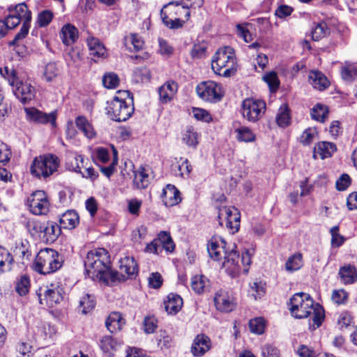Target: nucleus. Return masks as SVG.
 <instances>
[{"mask_svg": "<svg viewBox=\"0 0 357 357\" xmlns=\"http://www.w3.org/2000/svg\"><path fill=\"white\" fill-rule=\"evenodd\" d=\"M296 354L300 357H315L314 351L304 344H301L298 347Z\"/></svg>", "mask_w": 357, "mask_h": 357, "instance_id": "64", "label": "nucleus"}, {"mask_svg": "<svg viewBox=\"0 0 357 357\" xmlns=\"http://www.w3.org/2000/svg\"><path fill=\"white\" fill-rule=\"evenodd\" d=\"M303 264L302 255L297 252L288 258L285 264V269L289 272H294L299 270Z\"/></svg>", "mask_w": 357, "mask_h": 357, "instance_id": "43", "label": "nucleus"}, {"mask_svg": "<svg viewBox=\"0 0 357 357\" xmlns=\"http://www.w3.org/2000/svg\"><path fill=\"white\" fill-rule=\"evenodd\" d=\"M10 13L20 18L22 22H31V13L25 3L17 4Z\"/></svg>", "mask_w": 357, "mask_h": 357, "instance_id": "44", "label": "nucleus"}, {"mask_svg": "<svg viewBox=\"0 0 357 357\" xmlns=\"http://www.w3.org/2000/svg\"><path fill=\"white\" fill-rule=\"evenodd\" d=\"M277 124L281 128L287 127L291 123L289 109L286 104L280 106L276 115Z\"/></svg>", "mask_w": 357, "mask_h": 357, "instance_id": "40", "label": "nucleus"}, {"mask_svg": "<svg viewBox=\"0 0 357 357\" xmlns=\"http://www.w3.org/2000/svg\"><path fill=\"white\" fill-rule=\"evenodd\" d=\"M63 264L62 257L58 252L51 248L40 250L33 264V269L43 275L50 274L58 271Z\"/></svg>", "mask_w": 357, "mask_h": 357, "instance_id": "7", "label": "nucleus"}, {"mask_svg": "<svg viewBox=\"0 0 357 357\" xmlns=\"http://www.w3.org/2000/svg\"><path fill=\"white\" fill-rule=\"evenodd\" d=\"M102 84L105 88L115 89L119 84V79L114 73H106L102 77Z\"/></svg>", "mask_w": 357, "mask_h": 357, "instance_id": "52", "label": "nucleus"}, {"mask_svg": "<svg viewBox=\"0 0 357 357\" xmlns=\"http://www.w3.org/2000/svg\"><path fill=\"white\" fill-rule=\"evenodd\" d=\"M151 73L146 67L136 68L133 71V79L135 82H148L151 80Z\"/></svg>", "mask_w": 357, "mask_h": 357, "instance_id": "47", "label": "nucleus"}, {"mask_svg": "<svg viewBox=\"0 0 357 357\" xmlns=\"http://www.w3.org/2000/svg\"><path fill=\"white\" fill-rule=\"evenodd\" d=\"M261 354L264 357H280V351L276 347L267 344L262 347Z\"/></svg>", "mask_w": 357, "mask_h": 357, "instance_id": "58", "label": "nucleus"}, {"mask_svg": "<svg viewBox=\"0 0 357 357\" xmlns=\"http://www.w3.org/2000/svg\"><path fill=\"white\" fill-rule=\"evenodd\" d=\"M266 292L265 284L255 280L250 284L249 294L255 299L261 298Z\"/></svg>", "mask_w": 357, "mask_h": 357, "instance_id": "48", "label": "nucleus"}, {"mask_svg": "<svg viewBox=\"0 0 357 357\" xmlns=\"http://www.w3.org/2000/svg\"><path fill=\"white\" fill-rule=\"evenodd\" d=\"M211 348V340L205 335H197L195 338L192 347L191 352L195 356H201L204 355Z\"/></svg>", "mask_w": 357, "mask_h": 357, "instance_id": "19", "label": "nucleus"}, {"mask_svg": "<svg viewBox=\"0 0 357 357\" xmlns=\"http://www.w3.org/2000/svg\"><path fill=\"white\" fill-rule=\"evenodd\" d=\"M213 72L220 76L229 77L234 75L237 69L234 50L225 46L217 50L211 61Z\"/></svg>", "mask_w": 357, "mask_h": 357, "instance_id": "6", "label": "nucleus"}, {"mask_svg": "<svg viewBox=\"0 0 357 357\" xmlns=\"http://www.w3.org/2000/svg\"><path fill=\"white\" fill-rule=\"evenodd\" d=\"M63 288L56 284H51L46 287L44 291V296L47 304L53 307L59 303L63 300Z\"/></svg>", "mask_w": 357, "mask_h": 357, "instance_id": "17", "label": "nucleus"}, {"mask_svg": "<svg viewBox=\"0 0 357 357\" xmlns=\"http://www.w3.org/2000/svg\"><path fill=\"white\" fill-rule=\"evenodd\" d=\"M329 33V28L325 22L314 23L312 27L311 34L314 40L318 41Z\"/></svg>", "mask_w": 357, "mask_h": 357, "instance_id": "39", "label": "nucleus"}, {"mask_svg": "<svg viewBox=\"0 0 357 357\" xmlns=\"http://www.w3.org/2000/svg\"><path fill=\"white\" fill-rule=\"evenodd\" d=\"M217 218L220 226L225 227L230 233L234 234L240 227L241 215L234 206H220L218 208Z\"/></svg>", "mask_w": 357, "mask_h": 357, "instance_id": "9", "label": "nucleus"}, {"mask_svg": "<svg viewBox=\"0 0 357 357\" xmlns=\"http://www.w3.org/2000/svg\"><path fill=\"white\" fill-rule=\"evenodd\" d=\"M178 91L176 82L168 80L158 88L159 100L162 104L170 102Z\"/></svg>", "mask_w": 357, "mask_h": 357, "instance_id": "16", "label": "nucleus"}, {"mask_svg": "<svg viewBox=\"0 0 357 357\" xmlns=\"http://www.w3.org/2000/svg\"><path fill=\"white\" fill-rule=\"evenodd\" d=\"M214 303L218 310L222 312H230L236 306L235 294L231 290L220 289L214 297Z\"/></svg>", "mask_w": 357, "mask_h": 357, "instance_id": "14", "label": "nucleus"}, {"mask_svg": "<svg viewBox=\"0 0 357 357\" xmlns=\"http://www.w3.org/2000/svg\"><path fill=\"white\" fill-rule=\"evenodd\" d=\"M310 84L319 91L326 89L329 86L327 77L319 71H311L309 75Z\"/></svg>", "mask_w": 357, "mask_h": 357, "instance_id": "29", "label": "nucleus"}, {"mask_svg": "<svg viewBox=\"0 0 357 357\" xmlns=\"http://www.w3.org/2000/svg\"><path fill=\"white\" fill-rule=\"evenodd\" d=\"M125 45L130 49L132 50L131 45L132 46L133 50L135 52H138L142 50L144 47V40L137 33H130L128 36H126L124 38Z\"/></svg>", "mask_w": 357, "mask_h": 357, "instance_id": "36", "label": "nucleus"}, {"mask_svg": "<svg viewBox=\"0 0 357 357\" xmlns=\"http://www.w3.org/2000/svg\"><path fill=\"white\" fill-rule=\"evenodd\" d=\"M85 274L94 282L106 284L125 281L138 273L136 261L132 257H126L120 261V271L110 268V257L107 250L98 248L88 252L84 260Z\"/></svg>", "mask_w": 357, "mask_h": 357, "instance_id": "1", "label": "nucleus"}, {"mask_svg": "<svg viewBox=\"0 0 357 357\" xmlns=\"http://www.w3.org/2000/svg\"><path fill=\"white\" fill-rule=\"evenodd\" d=\"M206 54V45L205 44H195L191 50L190 55L194 59H202Z\"/></svg>", "mask_w": 357, "mask_h": 357, "instance_id": "55", "label": "nucleus"}, {"mask_svg": "<svg viewBox=\"0 0 357 357\" xmlns=\"http://www.w3.org/2000/svg\"><path fill=\"white\" fill-rule=\"evenodd\" d=\"M56 332L54 326L50 323L43 322L37 326L36 335L43 339L51 338Z\"/></svg>", "mask_w": 357, "mask_h": 357, "instance_id": "46", "label": "nucleus"}, {"mask_svg": "<svg viewBox=\"0 0 357 357\" xmlns=\"http://www.w3.org/2000/svg\"><path fill=\"white\" fill-rule=\"evenodd\" d=\"M249 328L252 333L261 335L265 329V321L261 317L251 319L249 322Z\"/></svg>", "mask_w": 357, "mask_h": 357, "instance_id": "51", "label": "nucleus"}, {"mask_svg": "<svg viewBox=\"0 0 357 357\" xmlns=\"http://www.w3.org/2000/svg\"><path fill=\"white\" fill-rule=\"evenodd\" d=\"M13 258L6 250L0 248V275L11 270Z\"/></svg>", "mask_w": 357, "mask_h": 357, "instance_id": "42", "label": "nucleus"}, {"mask_svg": "<svg viewBox=\"0 0 357 357\" xmlns=\"http://www.w3.org/2000/svg\"><path fill=\"white\" fill-rule=\"evenodd\" d=\"M30 279L26 275H22L16 279L15 291L20 296L26 295L30 289Z\"/></svg>", "mask_w": 357, "mask_h": 357, "instance_id": "41", "label": "nucleus"}, {"mask_svg": "<svg viewBox=\"0 0 357 357\" xmlns=\"http://www.w3.org/2000/svg\"><path fill=\"white\" fill-rule=\"evenodd\" d=\"M352 321V317L349 312H342L337 318V324L340 328L348 327Z\"/></svg>", "mask_w": 357, "mask_h": 357, "instance_id": "62", "label": "nucleus"}, {"mask_svg": "<svg viewBox=\"0 0 357 357\" xmlns=\"http://www.w3.org/2000/svg\"><path fill=\"white\" fill-rule=\"evenodd\" d=\"M335 151L336 146L333 143L321 142L314 147V157H319L323 160L331 157Z\"/></svg>", "mask_w": 357, "mask_h": 357, "instance_id": "25", "label": "nucleus"}, {"mask_svg": "<svg viewBox=\"0 0 357 357\" xmlns=\"http://www.w3.org/2000/svg\"><path fill=\"white\" fill-rule=\"evenodd\" d=\"M247 24H238L236 25L238 36L243 38L245 43H250L253 40L252 35L247 28Z\"/></svg>", "mask_w": 357, "mask_h": 357, "instance_id": "56", "label": "nucleus"}, {"mask_svg": "<svg viewBox=\"0 0 357 357\" xmlns=\"http://www.w3.org/2000/svg\"><path fill=\"white\" fill-rule=\"evenodd\" d=\"M172 169L176 176L185 177L188 176L191 172V166L189 164L188 159L180 158L179 160L173 164Z\"/></svg>", "mask_w": 357, "mask_h": 357, "instance_id": "34", "label": "nucleus"}, {"mask_svg": "<svg viewBox=\"0 0 357 357\" xmlns=\"http://www.w3.org/2000/svg\"><path fill=\"white\" fill-rule=\"evenodd\" d=\"M183 303V299L178 294L170 293L164 301V306L169 314L174 315L181 310Z\"/></svg>", "mask_w": 357, "mask_h": 357, "instance_id": "22", "label": "nucleus"}, {"mask_svg": "<svg viewBox=\"0 0 357 357\" xmlns=\"http://www.w3.org/2000/svg\"><path fill=\"white\" fill-rule=\"evenodd\" d=\"M318 137V132L315 128L305 129L301 136V142L304 146H308Z\"/></svg>", "mask_w": 357, "mask_h": 357, "instance_id": "50", "label": "nucleus"}, {"mask_svg": "<svg viewBox=\"0 0 357 357\" xmlns=\"http://www.w3.org/2000/svg\"><path fill=\"white\" fill-rule=\"evenodd\" d=\"M181 201L179 190L173 185L168 184L162 191V202L166 206H173Z\"/></svg>", "mask_w": 357, "mask_h": 357, "instance_id": "20", "label": "nucleus"}, {"mask_svg": "<svg viewBox=\"0 0 357 357\" xmlns=\"http://www.w3.org/2000/svg\"><path fill=\"white\" fill-rule=\"evenodd\" d=\"M226 242L221 237H213L208 243L207 250L209 256L214 261H220L224 256L222 264V268L231 278L237 276L241 271L248 273L251 264V253L249 250H245L240 258L236 251L231 250L227 252L225 250Z\"/></svg>", "mask_w": 357, "mask_h": 357, "instance_id": "2", "label": "nucleus"}, {"mask_svg": "<svg viewBox=\"0 0 357 357\" xmlns=\"http://www.w3.org/2000/svg\"><path fill=\"white\" fill-rule=\"evenodd\" d=\"M190 286L196 294H201L208 289L209 280L203 275H196L192 277Z\"/></svg>", "mask_w": 357, "mask_h": 357, "instance_id": "32", "label": "nucleus"}, {"mask_svg": "<svg viewBox=\"0 0 357 357\" xmlns=\"http://www.w3.org/2000/svg\"><path fill=\"white\" fill-rule=\"evenodd\" d=\"M119 344L114 340L111 336L103 337L100 342V347L102 351L108 356L113 355V352L116 351Z\"/></svg>", "mask_w": 357, "mask_h": 357, "instance_id": "37", "label": "nucleus"}, {"mask_svg": "<svg viewBox=\"0 0 357 357\" xmlns=\"http://www.w3.org/2000/svg\"><path fill=\"white\" fill-rule=\"evenodd\" d=\"M24 111L26 115V119L29 121L39 123H50L54 127L56 126V114L54 112L46 114L34 107L25 108Z\"/></svg>", "mask_w": 357, "mask_h": 357, "instance_id": "15", "label": "nucleus"}, {"mask_svg": "<svg viewBox=\"0 0 357 357\" xmlns=\"http://www.w3.org/2000/svg\"><path fill=\"white\" fill-rule=\"evenodd\" d=\"M351 183V178L347 174H342L336 181V188L339 191L345 190Z\"/></svg>", "mask_w": 357, "mask_h": 357, "instance_id": "63", "label": "nucleus"}, {"mask_svg": "<svg viewBox=\"0 0 357 357\" xmlns=\"http://www.w3.org/2000/svg\"><path fill=\"white\" fill-rule=\"evenodd\" d=\"M241 111L244 119L254 123L259 120L264 114L266 103L260 99L246 98L241 103Z\"/></svg>", "mask_w": 357, "mask_h": 357, "instance_id": "10", "label": "nucleus"}, {"mask_svg": "<svg viewBox=\"0 0 357 357\" xmlns=\"http://www.w3.org/2000/svg\"><path fill=\"white\" fill-rule=\"evenodd\" d=\"M199 134L196 129L191 126H187L182 132V142L188 147L195 149L199 143Z\"/></svg>", "mask_w": 357, "mask_h": 357, "instance_id": "28", "label": "nucleus"}, {"mask_svg": "<svg viewBox=\"0 0 357 357\" xmlns=\"http://www.w3.org/2000/svg\"><path fill=\"white\" fill-rule=\"evenodd\" d=\"M338 274L344 284H353L357 280V271L354 266L347 264L342 266Z\"/></svg>", "mask_w": 357, "mask_h": 357, "instance_id": "27", "label": "nucleus"}, {"mask_svg": "<svg viewBox=\"0 0 357 357\" xmlns=\"http://www.w3.org/2000/svg\"><path fill=\"white\" fill-rule=\"evenodd\" d=\"M79 215L74 210H68L63 213L59 218L61 227L67 229L75 228L79 224Z\"/></svg>", "mask_w": 357, "mask_h": 357, "instance_id": "26", "label": "nucleus"}, {"mask_svg": "<svg viewBox=\"0 0 357 357\" xmlns=\"http://www.w3.org/2000/svg\"><path fill=\"white\" fill-rule=\"evenodd\" d=\"M53 14L50 10H43L38 15L37 22L39 26H46L52 20Z\"/></svg>", "mask_w": 357, "mask_h": 357, "instance_id": "57", "label": "nucleus"}, {"mask_svg": "<svg viewBox=\"0 0 357 357\" xmlns=\"http://www.w3.org/2000/svg\"><path fill=\"white\" fill-rule=\"evenodd\" d=\"M78 34V30L74 25L66 24L61 28L60 38L65 45L69 46L76 42Z\"/></svg>", "mask_w": 357, "mask_h": 357, "instance_id": "24", "label": "nucleus"}, {"mask_svg": "<svg viewBox=\"0 0 357 357\" xmlns=\"http://www.w3.org/2000/svg\"><path fill=\"white\" fill-rule=\"evenodd\" d=\"M289 310L291 315L296 319H304L312 316V324L310 322V328L315 330L324 320V308L314 303L307 294L300 292L293 295L289 301Z\"/></svg>", "mask_w": 357, "mask_h": 357, "instance_id": "3", "label": "nucleus"}, {"mask_svg": "<svg viewBox=\"0 0 357 357\" xmlns=\"http://www.w3.org/2000/svg\"><path fill=\"white\" fill-rule=\"evenodd\" d=\"M86 160L84 156L77 153L69 152L66 159V167L67 169L76 173H82Z\"/></svg>", "mask_w": 357, "mask_h": 357, "instance_id": "21", "label": "nucleus"}, {"mask_svg": "<svg viewBox=\"0 0 357 357\" xmlns=\"http://www.w3.org/2000/svg\"><path fill=\"white\" fill-rule=\"evenodd\" d=\"M96 304L95 296L86 293L80 298L79 309L82 314H86L95 307Z\"/></svg>", "mask_w": 357, "mask_h": 357, "instance_id": "35", "label": "nucleus"}, {"mask_svg": "<svg viewBox=\"0 0 357 357\" xmlns=\"http://www.w3.org/2000/svg\"><path fill=\"white\" fill-rule=\"evenodd\" d=\"M30 211L37 215H45L49 211L50 202L43 190L33 192L27 200Z\"/></svg>", "mask_w": 357, "mask_h": 357, "instance_id": "13", "label": "nucleus"}, {"mask_svg": "<svg viewBox=\"0 0 357 357\" xmlns=\"http://www.w3.org/2000/svg\"><path fill=\"white\" fill-rule=\"evenodd\" d=\"M193 116L196 119L206 123H209L212 121L211 115L204 109L195 108L193 109Z\"/></svg>", "mask_w": 357, "mask_h": 357, "instance_id": "59", "label": "nucleus"}, {"mask_svg": "<svg viewBox=\"0 0 357 357\" xmlns=\"http://www.w3.org/2000/svg\"><path fill=\"white\" fill-rule=\"evenodd\" d=\"M196 91L202 99L210 102H218L223 96L221 85L211 80L198 84Z\"/></svg>", "mask_w": 357, "mask_h": 357, "instance_id": "12", "label": "nucleus"}, {"mask_svg": "<svg viewBox=\"0 0 357 357\" xmlns=\"http://www.w3.org/2000/svg\"><path fill=\"white\" fill-rule=\"evenodd\" d=\"M87 44L91 59L95 61L98 59H102L106 55V49L100 40L94 37L87 39Z\"/></svg>", "mask_w": 357, "mask_h": 357, "instance_id": "23", "label": "nucleus"}, {"mask_svg": "<svg viewBox=\"0 0 357 357\" xmlns=\"http://www.w3.org/2000/svg\"><path fill=\"white\" fill-rule=\"evenodd\" d=\"M59 163V159L55 155H40L33 160L31 166V173L38 178H47L57 171Z\"/></svg>", "mask_w": 357, "mask_h": 357, "instance_id": "8", "label": "nucleus"}, {"mask_svg": "<svg viewBox=\"0 0 357 357\" xmlns=\"http://www.w3.org/2000/svg\"><path fill=\"white\" fill-rule=\"evenodd\" d=\"M328 108L321 104H317L311 110V116L313 119L324 122L328 116Z\"/></svg>", "mask_w": 357, "mask_h": 357, "instance_id": "49", "label": "nucleus"}, {"mask_svg": "<svg viewBox=\"0 0 357 357\" xmlns=\"http://www.w3.org/2000/svg\"><path fill=\"white\" fill-rule=\"evenodd\" d=\"M123 97L114 96L107 102L105 108L108 117L115 121H125L133 114L135 108L132 98L129 97L128 91L118 92Z\"/></svg>", "mask_w": 357, "mask_h": 357, "instance_id": "5", "label": "nucleus"}, {"mask_svg": "<svg viewBox=\"0 0 357 357\" xmlns=\"http://www.w3.org/2000/svg\"><path fill=\"white\" fill-rule=\"evenodd\" d=\"M28 227L31 228L36 233L43 234V238L47 243L54 242L61 234L60 227L52 221L45 223L38 221H29Z\"/></svg>", "mask_w": 357, "mask_h": 357, "instance_id": "11", "label": "nucleus"}, {"mask_svg": "<svg viewBox=\"0 0 357 357\" xmlns=\"http://www.w3.org/2000/svg\"><path fill=\"white\" fill-rule=\"evenodd\" d=\"M160 15L163 23L170 29H178L183 26L184 20L175 17L172 15V6H165L161 11Z\"/></svg>", "mask_w": 357, "mask_h": 357, "instance_id": "18", "label": "nucleus"}, {"mask_svg": "<svg viewBox=\"0 0 357 357\" xmlns=\"http://www.w3.org/2000/svg\"><path fill=\"white\" fill-rule=\"evenodd\" d=\"M263 79L268 84L271 91H275L280 84L278 75L275 72H270L263 77Z\"/></svg>", "mask_w": 357, "mask_h": 357, "instance_id": "53", "label": "nucleus"}, {"mask_svg": "<svg viewBox=\"0 0 357 357\" xmlns=\"http://www.w3.org/2000/svg\"><path fill=\"white\" fill-rule=\"evenodd\" d=\"M0 75L8 81L15 97L22 103H26L34 98L36 89L31 84L20 80L17 72L8 66L0 68Z\"/></svg>", "mask_w": 357, "mask_h": 357, "instance_id": "4", "label": "nucleus"}, {"mask_svg": "<svg viewBox=\"0 0 357 357\" xmlns=\"http://www.w3.org/2000/svg\"><path fill=\"white\" fill-rule=\"evenodd\" d=\"M236 139L241 142L250 143L256 140V135L253 130L245 126H240L234 129Z\"/></svg>", "mask_w": 357, "mask_h": 357, "instance_id": "30", "label": "nucleus"}, {"mask_svg": "<svg viewBox=\"0 0 357 357\" xmlns=\"http://www.w3.org/2000/svg\"><path fill=\"white\" fill-rule=\"evenodd\" d=\"M30 22H23L20 32L15 35V38L10 43V45L17 44V43L19 40L24 38L26 36V35L28 34V32H29V27H30Z\"/></svg>", "mask_w": 357, "mask_h": 357, "instance_id": "60", "label": "nucleus"}, {"mask_svg": "<svg viewBox=\"0 0 357 357\" xmlns=\"http://www.w3.org/2000/svg\"><path fill=\"white\" fill-rule=\"evenodd\" d=\"M60 73V70L54 62H50L44 67L43 79L46 82L53 81Z\"/></svg>", "mask_w": 357, "mask_h": 357, "instance_id": "45", "label": "nucleus"}, {"mask_svg": "<svg viewBox=\"0 0 357 357\" xmlns=\"http://www.w3.org/2000/svg\"><path fill=\"white\" fill-rule=\"evenodd\" d=\"M133 183L139 189L146 188L149 185V174L144 167H140L134 172Z\"/></svg>", "mask_w": 357, "mask_h": 357, "instance_id": "38", "label": "nucleus"}, {"mask_svg": "<svg viewBox=\"0 0 357 357\" xmlns=\"http://www.w3.org/2000/svg\"><path fill=\"white\" fill-rule=\"evenodd\" d=\"M342 77L344 80L351 82L357 75V67L354 64H347L342 68Z\"/></svg>", "mask_w": 357, "mask_h": 357, "instance_id": "54", "label": "nucleus"}, {"mask_svg": "<svg viewBox=\"0 0 357 357\" xmlns=\"http://www.w3.org/2000/svg\"><path fill=\"white\" fill-rule=\"evenodd\" d=\"M123 324L124 321L121 314L117 312H112L105 321L107 328L112 333L120 331Z\"/></svg>", "mask_w": 357, "mask_h": 357, "instance_id": "31", "label": "nucleus"}, {"mask_svg": "<svg viewBox=\"0 0 357 357\" xmlns=\"http://www.w3.org/2000/svg\"><path fill=\"white\" fill-rule=\"evenodd\" d=\"M75 124L78 129L81 130L88 139H91L96 137V131L91 123L86 117L82 116L77 117Z\"/></svg>", "mask_w": 357, "mask_h": 357, "instance_id": "33", "label": "nucleus"}, {"mask_svg": "<svg viewBox=\"0 0 357 357\" xmlns=\"http://www.w3.org/2000/svg\"><path fill=\"white\" fill-rule=\"evenodd\" d=\"M347 293L344 289H337L333 291L331 298L337 304H343L347 301Z\"/></svg>", "mask_w": 357, "mask_h": 357, "instance_id": "61", "label": "nucleus"}]
</instances>
